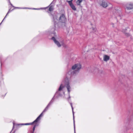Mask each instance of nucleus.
Masks as SVG:
<instances>
[{
  "instance_id": "obj_1",
  "label": "nucleus",
  "mask_w": 133,
  "mask_h": 133,
  "mask_svg": "<svg viewBox=\"0 0 133 133\" xmlns=\"http://www.w3.org/2000/svg\"><path fill=\"white\" fill-rule=\"evenodd\" d=\"M53 99V98H52V99L51 101L49 103L48 105L43 110V112L40 114V115L37 117V118L32 122L31 123H26L25 124H18V125H32L34 124V125L33 127V131H31V133H34V131L35 130V128L36 127L38 126L39 125V123L38 122V121H39L40 119V118L41 117H42L43 115V113L45 112L48 109L49 107L50 106V105L51 104L53 103V101H52V99Z\"/></svg>"
},
{
  "instance_id": "obj_2",
  "label": "nucleus",
  "mask_w": 133,
  "mask_h": 133,
  "mask_svg": "<svg viewBox=\"0 0 133 133\" xmlns=\"http://www.w3.org/2000/svg\"><path fill=\"white\" fill-rule=\"evenodd\" d=\"M63 85H64L67 88L69 95L68 99H70V93L71 90V88L70 85L69 81L67 77L65 78V80L62 81V83L61 84L58 90L56 92V94H58L59 95H61L60 92L64 87Z\"/></svg>"
},
{
  "instance_id": "obj_3",
  "label": "nucleus",
  "mask_w": 133,
  "mask_h": 133,
  "mask_svg": "<svg viewBox=\"0 0 133 133\" xmlns=\"http://www.w3.org/2000/svg\"><path fill=\"white\" fill-rule=\"evenodd\" d=\"M81 67L80 64H77L73 65L72 67V69L68 72L69 74L71 75L78 73Z\"/></svg>"
},
{
  "instance_id": "obj_4",
  "label": "nucleus",
  "mask_w": 133,
  "mask_h": 133,
  "mask_svg": "<svg viewBox=\"0 0 133 133\" xmlns=\"http://www.w3.org/2000/svg\"><path fill=\"white\" fill-rule=\"evenodd\" d=\"M52 39L54 41L55 44L58 47H60L61 45H62L63 46H65V44L63 41H62L59 42L54 37H52Z\"/></svg>"
},
{
  "instance_id": "obj_5",
  "label": "nucleus",
  "mask_w": 133,
  "mask_h": 133,
  "mask_svg": "<svg viewBox=\"0 0 133 133\" xmlns=\"http://www.w3.org/2000/svg\"><path fill=\"white\" fill-rule=\"evenodd\" d=\"M125 11L127 12L128 10H131L133 8V3L130 2L127 3L125 6Z\"/></svg>"
},
{
  "instance_id": "obj_6",
  "label": "nucleus",
  "mask_w": 133,
  "mask_h": 133,
  "mask_svg": "<svg viewBox=\"0 0 133 133\" xmlns=\"http://www.w3.org/2000/svg\"><path fill=\"white\" fill-rule=\"evenodd\" d=\"M66 21V18L65 16L63 14H62L60 16L59 21L62 23H64Z\"/></svg>"
},
{
  "instance_id": "obj_7",
  "label": "nucleus",
  "mask_w": 133,
  "mask_h": 133,
  "mask_svg": "<svg viewBox=\"0 0 133 133\" xmlns=\"http://www.w3.org/2000/svg\"><path fill=\"white\" fill-rule=\"evenodd\" d=\"M50 5L48 6V7H46V8H41V9H46L48 7H49V8L48 9V13H49L51 12V11H53L54 9V6L53 5H51V4Z\"/></svg>"
},
{
  "instance_id": "obj_8",
  "label": "nucleus",
  "mask_w": 133,
  "mask_h": 133,
  "mask_svg": "<svg viewBox=\"0 0 133 133\" xmlns=\"http://www.w3.org/2000/svg\"><path fill=\"white\" fill-rule=\"evenodd\" d=\"M51 16L53 17V21L55 25V27H56V25H57V23L58 22V20L57 19V16H53L52 15H51Z\"/></svg>"
},
{
  "instance_id": "obj_9",
  "label": "nucleus",
  "mask_w": 133,
  "mask_h": 133,
  "mask_svg": "<svg viewBox=\"0 0 133 133\" xmlns=\"http://www.w3.org/2000/svg\"><path fill=\"white\" fill-rule=\"evenodd\" d=\"M109 59V57L107 55H104L103 56V60L104 61H107Z\"/></svg>"
},
{
  "instance_id": "obj_10",
  "label": "nucleus",
  "mask_w": 133,
  "mask_h": 133,
  "mask_svg": "<svg viewBox=\"0 0 133 133\" xmlns=\"http://www.w3.org/2000/svg\"><path fill=\"white\" fill-rule=\"evenodd\" d=\"M101 5L103 7L105 8L108 6L107 3L104 1H103Z\"/></svg>"
},
{
  "instance_id": "obj_11",
  "label": "nucleus",
  "mask_w": 133,
  "mask_h": 133,
  "mask_svg": "<svg viewBox=\"0 0 133 133\" xmlns=\"http://www.w3.org/2000/svg\"><path fill=\"white\" fill-rule=\"evenodd\" d=\"M83 0H78L76 2V3L78 5H80Z\"/></svg>"
},
{
  "instance_id": "obj_12",
  "label": "nucleus",
  "mask_w": 133,
  "mask_h": 133,
  "mask_svg": "<svg viewBox=\"0 0 133 133\" xmlns=\"http://www.w3.org/2000/svg\"><path fill=\"white\" fill-rule=\"evenodd\" d=\"M73 114V120H74V132L75 133V120H74V111H73V112H72Z\"/></svg>"
},
{
  "instance_id": "obj_13",
  "label": "nucleus",
  "mask_w": 133,
  "mask_h": 133,
  "mask_svg": "<svg viewBox=\"0 0 133 133\" xmlns=\"http://www.w3.org/2000/svg\"><path fill=\"white\" fill-rule=\"evenodd\" d=\"M71 8L74 10H76V8L75 6L73 4L70 6Z\"/></svg>"
},
{
  "instance_id": "obj_14",
  "label": "nucleus",
  "mask_w": 133,
  "mask_h": 133,
  "mask_svg": "<svg viewBox=\"0 0 133 133\" xmlns=\"http://www.w3.org/2000/svg\"><path fill=\"white\" fill-rule=\"evenodd\" d=\"M68 2L70 6L73 4L72 3V0L68 1Z\"/></svg>"
},
{
  "instance_id": "obj_15",
  "label": "nucleus",
  "mask_w": 133,
  "mask_h": 133,
  "mask_svg": "<svg viewBox=\"0 0 133 133\" xmlns=\"http://www.w3.org/2000/svg\"><path fill=\"white\" fill-rule=\"evenodd\" d=\"M123 32L124 33V34L126 36L128 37L130 36V34H129L126 33L125 32Z\"/></svg>"
},
{
  "instance_id": "obj_16",
  "label": "nucleus",
  "mask_w": 133,
  "mask_h": 133,
  "mask_svg": "<svg viewBox=\"0 0 133 133\" xmlns=\"http://www.w3.org/2000/svg\"><path fill=\"white\" fill-rule=\"evenodd\" d=\"M55 28H53L52 29L51 31V32L52 33H54L53 31H55Z\"/></svg>"
},
{
  "instance_id": "obj_17",
  "label": "nucleus",
  "mask_w": 133,
  "mask_h": 133,
  "mask_svg": "<svg viewBox=\"0 0 133 133\" xmlns=\"http://www.w3.org/2000/svg\"><path fill=\"white\" fill-rule=\"evenodd\" d=\"M70 104L71 105V108H72V112H73V111H74V108L73 107H72V103H70Z\"/></svg>"
},
{
  "instance_id": "obj_18",
  "label": "nucleus",
  "mask_w": 133,
  "mask_h": 133,
  "mask_svg": "<svg viewBox=\"0 0 133 133\" xmlns=\"http://www.w3.org/2000/svg\"><path fill=\"white\" fill-rule=\"evenodd\" d=\"M95 72H98L99 70L98 69L96 68L95 69Z\"/></svg>"
},
{
  "instance_id": "obj_19",
  "label": "nucleus",
  "mask_w": 133,
  "mask_h": 133,
  "mask_svg": "<svg viewBox=\"0 0 133 133\" xmlns=\"http://www.w3.org/2000/svg\"><path fill=\"white\" fill-rule=\"evenodd\" d=\"M9 1V3H10V4L12 6V7H14V6H13L12 5V4L11 3L10 1V0H8Z\"/></svg>"
},
{
  "instance_id": "obj_20",
  "label": "nucleus",
  "mask_w": 133,
  "mask_h": 133,
  "mask_svg": "<svg viewBox=\"0 0 133 133\" xmlns=\"http://www.w3.org/2000/svg\"><path fill=\"white\" fill-rule=\"evenodd\" d=\"M92 29L94 32H95L96 30V29L95 28H93Z\"/></svg>"
},
{
  "instance_id": "obj_21",
  "label": "nucleus",
  "mask_w": 133,
  "mask_h": 133,
  "mask_svg": "<svg viewBox=\"0 0 133 133\" xmlns=\"http://www.w3.org/2000/svg\"><path fill=\"white\" fill-rule=\"evenodd\" d=\"M10 12V10H9V11H8V12H7L6 15V16H7L8 14Z\"/></svg>"
},
{
  "instance_id": "obj_22",
  "label": "nucleus",
  "mask_w": 133,
  "mask_h": 133,
  "mask_svg": "<svg viewBox=\"0 0 133 133\" xmlns=\"http://www.w3.org/2000/svg\"><path fill=\"white\" fill-rule=\"evenodd\" d=\"M10 12V10H9V11H8V12H7L6 15V16H7L8 14Z\"/></svg>"
},
{
  "instance_id": "obj_23",
  "label": "nucleus",
  "mask_w": 133,
  "mask_h": 133,
  "mask_svg": "<svg viewBox=\"0 0 133 133\" xmlns=\"http://www.w3.org/2000/svg\"><path fill=\"white\" fill-rule=\"evenodd\" d=\"M13 128H14V127H15V126L16 125H17V124H15L14 123V122L13 123Z\"/></svg>"
},
{
  "instance_id": "obj_24",
  "label": "nucleus",
  "mask_w": 133,
  "mask_h": 133,
  "mask_svg": "<svg viewBox=\"0 0 133 133\" xmlns=\"http://www.w3.org/2000/svg\"><path fill=\"white\" fill-rule=\"evenodd\" d=\"M7 16L6 15L5 17H4V19H3V21H2V22H1V23L0 24V25H1V24L2 22L3 21V20H4V19H5V18L6 17V16Z\"/></svg>"
},
{
  "instance_id": "obj_25",
  "label": "nucleus",
  "mask_w": 133,
  "mask_h": 133,
  "mask_svg": "<svg viewBox=\"0 0 133 133\" xmlns=\"http://www.w3.org/2000/svg\"><path fill=\"white\" fill-rule=\"evenodd\" d=\"M34 9H35V8H34Z\"/></svg>"
},
{
  "instance_id": "obj_26",
  "label": "nucleus",
  "mask_w": 133,
  "mask_h": 133,
  "mask_svg": "<svg viewBox=\"0 0 133 133\" xmlns=\"http://www.w3.org/2000/svg\"><path fill=\"white\" fill-rule=\"evenodd\" d=\"M63 92V93L64 94V92Z\"/></svg>"
},
{
  "instance_id": "obj_27",
  "label": "nucleus",
  "mask_w": 133,
  "mask_h": 133,
  "mask_svg": "<svg viewBox=\"0 0 133 133\" xmlns=\"http://www.w3.org/2000/svg\"><path fill=\"white\" fill-rule=\"evenodd\" d=\"M24 8L26 9V8Z\"/></svg>"
},
{
  "instance_id": "obj_28",
  "label": "nucleus",
  "mask_w": 133,
  "mask_h": 133,
  "mask_svg": "<svg viewBox=\"0 0 133 133\" xmlns=\"http://www.w3.org/2000/svg\"><path fill=\"white\" fill-rule=\"evenodd\" d=\"M18 8V7H17V8Z\"/></svg>"
}]
</instances>
